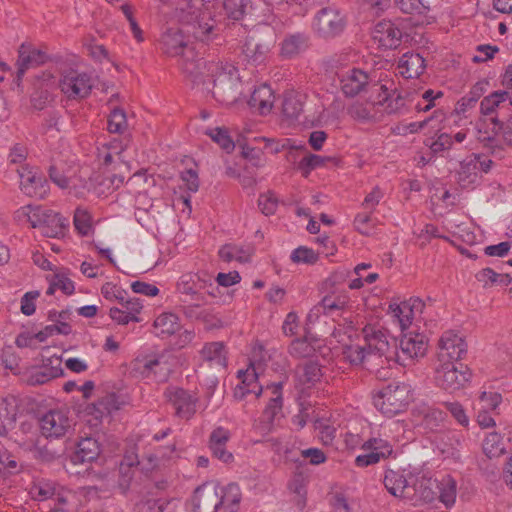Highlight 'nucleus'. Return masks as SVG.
<instances>
[{
    "instance_id": "nucleus-1",
    "label": "nucleus",
    "mask_w": 512,
    "mask_h": 512,
    "mask_svg": "<svg viewBox=\"0 0 512 512\" xmlns=\"http://www.w3.org/2000/svg\"><path fill=\"white\" fill-rule=\"evenodd\" d=\"M183 73L193 88L211 94L224 105L235 103L241 95V81L237 69L231 64L206 61H188L183 65Z\"/></svg>"
},
{
    "instance_id": "nucleus-2",
    "label": "nucleus",
    "mask_w": 512,
    "mask_h": 512,
    "mask_svg": "<svg viewBox=\"0 0 512 512\" xmlns=\"http://www.w3.org/2000/svg\"><path fill=\"white\" fill-rule=\"evenodd\" d=\"M213 287L212 277L206 272H188L182 274L176 283V293L180 303L206 302L203 291L214 296V292L208 290Z\"/></svg>"
},
{
    "instance_id": "nucleus-3",
    "label": "nucleus",
    "mask_w": 512,
    "mask_h": 512,
    "mask_svg": "<svg viewBox=\"0 0 512 512\" xmlns=\"http://www.w3.org/2000/svg\"><path fill=\"white\" fill-rule=\"evenodd\" d=\"M411 399L409 386L392 383L383 388L374 398V406L387 417L402 412Z\"/></svg>"
},
{
    "instance_id": "nucleus-4",
    "label": "nucleus",
    "mask_w": 512,
    "mask_h": 512,
    "mask_svg": "<svg viewBox=\"0 0 512 512\" xmlns=\"http://www.w3.org/2000/svg\"><path fill=\"white\" fill-rule=\"evenodd\" d=\"M427 341L424 335L415 333L401 337L399 344L393 339V360L402 366L407 365V361L425 355Z\"/></svg>"
},
{
    "instance_id": "nucleus-5",
    "label": "nucleus",
    "mask_w": 512,
    "mask_h": 512,
    "mask_svg": "<svg viewBox=\"0 0 512 512\" xmlns=\"http://www.w3.org/2000/svg\"><path fill=\"white\" fill-rule=\"evenodd\" d=\"M161 49L165 54L171 57L180 56V66L183 70V65L188 61H197L195 53L192 48H189L187 41L182 31L177 27L168 28L161 36L160 39Z\"/></svg>"
},
{
    "instance_id": "nucleus-6",
    "label": "nucleus",
    "mask_w": 512,
    "mask_h": 512,
    "mask_svg": "<svg viewBox=\"0 0 512 512\" xmlns=\"http://www.w3.org/2000/svg\"><path fill=\"white\" fill-rule=\"evenodd\" d=\"M469 376L468 367L462 363L457 366L453 362H445L437 368L435 379L441 388L452 392L463 387Z\"/></svg>"
},
{
    "instance_id": "nucleus-7",
    "label": "nucleus",
    "mask_w": 512,
    "mask_h": 512,
    "mask_svg": "<svg viewBox=\"0 0 512 512\" xmlns=\"http://www.w3.org/2000/svg\"><path fill=\"white\" fill-rule=\"evenodd\" d=\"M91 77L86 73H79L70 70L65 73L59 82L61 91L69 98H84L88 96L92 89Z\"/></svg>"
},
{
    "instance_id": "nucleus-8",
    "label": "nucleus",
    "mask_w": 512,
    "mask_h": 512,
    "mask_svg": "<svg viewBox=\"0 0 512 512\" xmlns=\"http://www.w3.org/2000/svg\"><path fill=\"white\" fill-rule=\"evenodd\" d=\"M42 435L46 438L64 437L72 429V421L61 410H51L39 420Z\"/></svg>"
},
{
    "instance_id": "nucleus-9",
    "label": "nucleus",
    "mask_w": 512,
    "mask_h": 512,
    "mask_svg": "<svg viewBox=\"0 0 512 512\" xmlns=\"http://www.w3.org/2000/svg\"><path fill=\"white\" fill-rule=\"evenodd\" d=\"M276 38L272 30L264 34L251 36L245 43L243 52L255 64L263 63L275 46Z\"/></svg>"
},
{
    "instance_id": "nucleus-10",
    "label": "nucleus",
    "mask_w": 512,
    "mask_h": 512,
    "mask_svg": "<svg viewBox=\"0 0 512 512\" xmlns=\"http://www.w3.org/2000/svg\"><path fill=\"white\" fill-rule=\"evenodd\" d=\"M48 60L46 52L36 49L30 43H22L18 48V59L16 62V83L19 86L26 71L36 68Z\"/></svg>"
},
{
    "instance_id": "nucleus-11",
    "label": "nucleus",
    "mask_w": 512,
    "mask_h": 512,
    "mask_svg": "<svg viewBox=\"0 0 512 512\" xmlns=\"http://www.w3.org/2000/svg\"><path fill=\"white\" fill-rule=\"evenodd\" d=\"M251 0H224L223 8L228 19L233 20L232 24L225 27L226 37L233 38L236 36H244L246 28L237 22L241 21L251 8Z\"/></svg>"
},
{
    "instance_id": "nucleus-12",
    "label": "nucleus",
    "mask_w": 512,
    "mask_h": 512,
    "mask_svg": "<svg viewBox=\"0 0 512 512\" xmlns=\"http://www.w3.org/2000/svg\"><path fill=\"white\" fill-rule=\"evenodd\" d=\"M345 22L339 11L333 7L322 8L315 19L314 27L319 35L330 38L338 35L344 29Z\"/></svg>"
},
{
    "instance_id": "nucleus-13",
    "label": "nucleus",
    "mask_w": 512,
    "mask_h": 512,
    "mask_svg": "<svg viewBox=\"0 0 512 512\" xmlns=\"http://www.w3.org/2000/svg\"><path fill=\"white\" fill-rule=\"evenodd\" d=\"M194 512H218L221 501L218 496V485L205 483L198 487L192 498Z\"/></svg>"
},
{
    "instance_id": "nucleus-14",
    "label": "nucleus",
    "mask_w": 512,
    "mask_h": 512,
    "mask_svg": "<svg viewBox=\"0 0 512 512\" xmlns=\"http://www.w3.org/2000/svg\"><path fill=\"white\" fill-rule=\"evenodd\" d=\"M165 397L172 404L176 415L180 418L189 419L196 412V398L182 388H167Z\"/></svg>"
},
{
    "instance_id": "nucleus-15",
    "label": "nucleus",
    "mask_w": 512,
    "mask_h": 512,
    "mask_svg": "<svg viewBox=\"0 0 512 512\" xmlns=\"http://www.w3.org/2000/svg\"><path fill=\"white\" fill-rule=\"evenodd\" d=\"M439 360L442 363L459 361L467 353L465 341L452 332H446L439 340Z\"/></svg>"
},
{
    "instance_id": "nucleus-16",
    "label": "nucleus",
    "mask_w": 512,
    "mask_h": 512,
    "mask_svg": "<svg viewBox=\"0 0 512 512\" xmlns=\"http://www.w3.org/2000/svg\"><path fill=\"white\" fill-rule=\"evenodd\" d=\"M402 36V31L389 20L378 22L372 30L374 42L385 49H396L400 46Z\"/></svg>"
},
{
    "instance_id": "nucleus-17",
    "label": "nucleus",
    "mask_w": 512,
    "mask_h": 512,
    "mask_svg": "<svg viewBox=\"0 0 512 512\" xmlns=\"http://www.w3.org/2000/svg\"><path fill=\"white\" fill-rule=\"evenodd\" d=\"M363 334L366 341L368 353H376L385 356L388 361L393 360V342L390 343L384 331L373 326H365Z\"/></svg>"
},
{
    "instance_id": "nucleus-18",
    "label": "nucleus",
    "mask_w": 512,
    "mask_h": 512,
    "mask_svg": "<svg viewBox=\"0 0 512 512\" xmlns=\"http://www.w3.org/2000/svg\"><path fill=\"white\" fill-rule=\"evenodd\" d=\"M340 89L346 97H354L369 87V77L358 68L349 69L339 75Z\"/></svg>"
},
{
    "instance_id": "nucleus-19",
    "label": "nucleus",
    "mask_w": 512,
    "mask_h": 512,
    "mask_svg": "<svg viewBox=\"0 0 512 512\" xmlns=\"http://www.w3.org/2000/svg\"><path fill=\"white\" fill-rule=\"evenodd\" d=\"M424 308V303L419 298H411L408 301L401 303H391L389 305V312L397 319L402 330L408 328L416 313H421Z\"/></svg>"
},
{
    "instance_id": "nucleus-20",
    "label": "nucleus",
    "mask_w": 512,
    "mask_h": 512,
    "mask_svg": "<svg viewBox=\"0 0 512 512\" xmlns=\"http://www.w3.org/2000/svg\"><path fill=\"white\" fill-rule=\"evenodd\" d=\"M282 388V382L272 383L266 386V391H270L271 393L268 404L266 405L262 416V422L265 424L266 430H270L274 420L282 414Z\"/></svg>"
},
{
    "instance_id": "nucleus-21",
    "label": "nucleus",
    "mask_w": 512,
    "mask_h": 512,
    "mask_svg": "<svg viewBox=\"0 0 512 512\" xmlns=\"http://www.w3.org/2000/svg\"><path fill=\"white\" fill-rule=\"evenodd\" d=\"M437 479L420 477L411 485V498L409 502L413 505L419 503H431L437 499Z\"/></svg>"
},
{
    "instance_id": "nucleus-22",
    "label": "nucleus",
    "mask_w": 512,
    "mask_h": 512,
    "mask_svg": "<svg viewBox=\"0 0 512 512\" xmlns=\"http://www.w3.org/2000/svg\"><path fill=\"white\" fill-rule=\"evenodd\" d=\"M69 316L67 310L57 312L55 310L48 312V319L51 322H59V325H47L43 330L32 335L33 340L44 342L48 337L55 334L69 335L72 331L71 325L66 322Z\"/></svg>"
},
{
    "instance_id": "nucleus-23",
    "label": "nucleus",
    "mask_w": 512,
    "mask_h": 512,
    "mask_svg": "<svg viewBox=\"0 0 512 512\" xmlns=\"http://www.w3.org/2000/svg\"><path fill=\"white\" fill-rule=\"evenodd\" d=\"M383 483L387 491L395 497L401 498L406 501H409V498L412 497L411 484L409 483L403 472L394 470L386 471Z\"/></svg>"
},
{
    "instance_id": "nucleus-24",
    "label": "nucleus",
    "mask_w": 512,
    "mask_h": 512,
    "mask_svg": "<svg viewBox=\"0 0 512 512\" xmlns=\"http://www.w3.org/2000/svg\"><path fill=\"white\" fill-rule=\"evenodd\" d=\"M231 433L223 427L214 429L209 437V449L212 455L224 463L233 461V454L226 450V444L230 440Z\"/></svg>"
},
{
    "instance_id": "nucleus-25",
    "label": "nucleus",
    "mask_w": 512,
    "mask_h": 512,
    "mask_svg": "<svg viewBox=\"0 0 512 512\" xmlns=\"http://www.w3.org/2000/svg\"><path fill=\"white\" fill-rule=\"evenodd\" d=\"M100 444L93 437L82 438L78 443L76 450L70 456V461L77 464L91 463L100 455Z\"/></svg>"
},
{
    "instance_id": "nucleus-26",
    "label": "nucleus",
    "mask_w": 512,
    "mask_h": 512,
    "mask_svg": "<svg viewBox=\"0 0 512 512\" xmlns=\"http://www.w3.org/2000/svg\"><path fill=\"white\" fill-rule=\"evenodd\" d=\"M68 227L67 219L62 217L59 213L52 210H47L40 227L42 235L46 237H62Z\"/></svg>"
},
{
    "instance_id": "nucleus-27",
    "label": "nucleus",
    "mask_w": 512,
    "mask_h": 512,
    "mask_svg": "<svg viewBox=\"0 0 512 512\" xmlns=\"http://www.w3.org/2000/svg\"><path fill=\"white\" fill-rule=\"evenodd\" d=\"M118 409L117 397L114 393H111L106 394L97 402L88 405L86 412L88 415L93 416L95 420L101 421L103 418L110 417L111 413Z\"/></svg>"
},
{
    "instance_id": "nucleus-28",
    "label": "nucleus",
    "mask_w": 512,
    "mask_h": 512,
    "mask_svg": "<svg viewBox=\"0 0 512 512\" xmlns=\"http://www.w3.org/2000/svg\"><path fill=\"white\" fill-rule=\"evenodd\" d=\"M274 101V95L271 88L266 85H260L252 92L248 104L251 108L259 111L260 114L265 115L270 112Z\"/></svg>"
},
{
    "instance_id": "nucleus-29",
    "label": "nucleus",
    "mask_w": 512,
    "mask_h": 512,
    "mask_svg": "<svg viewBox=\"0 0 512 512\" xmlns=\"http://www.w3.org/2000/svg\"><path fill=\"white\" fill-rule=\"evenodd\" d=\"M309 37L304 33L287 35L281 43V55L294 58L308 48Z\"/></svg>"
},
{
    "instance_id": "nucleus-30",
    "label": "nucleus",
    "mask_w": 512,
    "mask_h": 512,
    "mask_svg": "<svg viewBox=\"0 0 512 512\" xmlns=\"http://www.w3.org/2000/svg\"><path fill=\"white\" fill-rule=\"evenodd\" d=\"M218 496L221 501L220 512H236L241 500L240 488L235 483L225 487L218 486Z\"/></svg>"
},
{
    "instance_id": "nucleus-31",
    "label": "nucleus",
    "mask_w": 512,
    "mask_h": 512,
    "mask_svg": "<svg viewBox=\"0 0 512 512\" xmlns=\"http://www.w3.org/2000/svg\"><path fill=\"white\" fill-rule=\"evenodd\" d=\"M399 68L406 78H417L425 71V60L418 53L407 52L401 57Z\"/></svg>"
},
{
    "instance_id": "nucleus-32",
    "label": "nucleus",
    "mask_w": 512,
    "mask_h": 512,
    "mask_svg": "<svg viewBox=\"0 0 512 512\" xmlns=\"http://www.w3.org/2000/svg\"><path fill=\"white\" fill-rule=\"evenodd\" d=\"M154 334L160 338H166L180 329L179 318L173 313H162L154 321Z\"/></svg>"
},
{
    "instance_id": "nucleus-33",
    "label": "nucleus",
    "mask_w": 512,
    "mask_h": 512,
    "mask_svg": "<svg viewBox=\"0 0 512 512\" xmlns=\"http://www.w3.org/2000/svg\"><path fill=\"white\" fill-rule=\"evenodd\" d=\"M437 499L449 508L455 504L457 495V483L450 475H445L437 479Z\"/></svg>"
},
{
    "instance_id": "nucleus-34",
    "label": "nucleus",
    "mask_w": 512,
    "mask_h": 512,
    "mask_svg": "<svg viewBox=\"0 0 512 512\" xmlns=\"http://www.w3.org/2000/svg\"><path fill=\"white\" fill-rule=\"evenodd\" d=\"M20 178V186L23 192L29 196L40 195L38 189L43 188V179L41 176H37L36 173L32 172L28 167H21L17 169Z\"/></svg>"
},
{
    "instance_id": "nucleus-35",
    "label": "nucleus",
    "mask_w": 512,
    "mask_h": 512,
    "mask_svg": "<svg viewBox=\"0 0 512 512\" xmlns=\"http://www.w3.org/2000/svg\"><path fill=\"white\" fill-rule=\"evenodd\" d=\"M303 96L296 91H287L283 96L282 112L286 118L298 119L303 111Z\"/></svg>"
},
{
    "instance_id": "nucleus-36",
    "label": "nucleus",
    "mask_w": 512,
    "mask_h": 512,
    "mask_svg": "<svg viewBox=\"0 0 512 512\" xmlns=\"http://www.w3.org/2000/svg\"><path fill=\"white\" fill-rule=\"evenodd\" d=\"M56 365L53 364V360H49V364H45L38 371L31 375L30 382L35 385L44 384L54 378L63 375V369L61 368V361L56 358Z\"/></svg>"
},
{
    "instance_id": "nucleus-37",
    "label": "nucleus",
    "mask_w": 512,
    "mask_h": 512,
    "mask_svg": "<svg viewBox=\"0 0 512 512\" xmlns=\"http://www.w3.org/2000/svg\"><path fill=\"white\" fill-rule=\"evenodd\" d=\"M221 31H223V29L217 25L213 19H209L208 21L202 19L198 21L197 25L194 27L195 37L203 42L218 40Z\"/></svg>"
},
{
    "instance_id": "nucleus-38",
    "label": "nucleus",
    "mask_w": 512,
    "mask_h": 512,
    "mask_svg": "<svg viewBox=\"0 0 512 512\" xmlns=\"http://www.w3.org/2000/svg\"><path fill=\"white\" fill-rule=\"evenodd\" d=\"M509 99V93L506 91H495L489 96L484 97L480 103L481 113L489 115L495 111L496 108H504Z\"/></svg>"
},
{
    "instance_id": "nucleus-39",
    "label": "nucleus",
    "mask_w": 512,
    "mask_h": 512,
    "mask_svg": "<svg viewBox=\"0 0 512 512\" xmlns=\"http://www.w3.org/2000/svg\"><path fill=\"white\" fill-rule=\"evenodd\" d=\"M202 358L209 362H214L217 365H226V356L224 345L221 342H211L206 344L201 350Z\"/></svg>"
},
{
    "instance_id": "nucleus-40",
    "label": "nucleus",
    "mask_w": 512,
    "mask_h": 512,
    "mask_svg": "<svg viewBox=\"0 0 512 512\" xmlns=\"http://www.w3.org/2000/svg\"><path fill=\"white\" fill-rule=\"evenodd\" d=\"M505 451V447L501 436L492 432L489 433L483 442V452L488 458H496L501 456Z\"/></svg>"
},
{
    "instance_id": "nucleus-41",
    "label": "nucleus",
    "mask_w": 512,
    "mask_h": 512,
    "mask_svg": "<svg viewBox=\"0 0 512 512\" xmlns=\"http://www.w3.org/2000/svg\"><path fill=\"white\" fill-rule=\"evenodd\" d=\"M331 160V157H322L320 155L309 153L300 160L298 163V169L304 177H308L311 171L324 166L327 161Z\"/></svg>"
},
{
    "instance_id": "nucleus-42",
    "label": "nucleus",
    "mask_w": 512,
    "mask_h": 512,
    "mask_svg": "<svg viewBox=\"0 0 512 512\" xmlns=\"http://www.w3.org/2000/svg\"><path fill=\"white\" fill-rule=\"evenodd\" d=\"M476 278L479 282H483L485 285L487 284H495L499 283L502 285H509L512 281V278L507 273H496L491 268H485L479 271L476 274Z\"/></svg>"
},
{
    "instance_id": "nucleus-43",
    "label": "nucleus",
    "mask_w": 512,
    "mask_h": 512,
    "mask_svg": "<svg viewBox=\"0 0 512 512\" xmlns=\"http://www.w3.org/2000/svg\"><path fill=\"white\" fill-rule=\"evenodd\" d=\"M493 165V161L490 159L483 158L481 156L475 155L472 158L466 159L461 162V173L471 174L472 171L477 169L482 172L488 173Z\"/></svg>"
},
{
    "instance_id": "nucleus-44",
    "label": "nucleus",
    "mask_w": 512,
    "mask_h": 512,
    "mask_svg": "<svg viewBox=\"0 0 512 512\" xmlns=\"http://www.w3.org/2000/svg\"><path fill=\"white\" fill-rule=\"evenodd\" d=\"M15 423V407L9 408L7 404H2L0 407V436H6L8 432L15 427Z\"/></svg>"
},
{
    "instance_id": "nucleus-45",
    "label": "nucleus",
    "mask_w": 512,
    "mask_h": 512,
    "mask_svg": "<svg viewBox=\"0 0 512 512\" xmlns=\"http://www.w3.org/2000/svg\"><path fill=\"white\" fill-rule=\"evenodd\" d=\"M206 302H190L180 303V311L190 320H201L206 321V317L209 316V311L201 309V306Z\"/></svg>"
},
{
    "instance_id": "nucleus-46",
    "label": "nucleus",
    "mask_w": 512,
    "mask_h": 512,
    "mask_svg": "<svg viewBox=\"0 0 512 512\" xmlns=\"http://www.w3.org/2000/svg\"><path fill=\"white\" fill-rule=\"evenodd\" d=\"M126 113L121 108H114L108 118V130L111 133L122 134L127 129Z\"/></svg>"
},
{
    "instance_id": "nucleus-47",
    "label": "nucleus",
    "mask_w": 512,
    "mask_h": 512,
    "mask_svg": "<svg viewBox=\"0 0 512 512\" xmlns=\"http://www.w3.org/2000/svg\"><path fill=\"white\" fill-rule=\"evenodd\" d=\"M48 209H44L39 206H31L27 205L22 207L20 211H18L19 217L23 216L27 219V221L31 224L33 228H39L42 225V220L46 214Z\"/></svg>"
},
{
    "instance_id": "nucleus-48",
    "label": "nucleus",
    "mask_w": 512,
    "mask_h": 512,
    "mask_svg": "<svg viewBox=\"0 0 512 512\" xmlns=\"http://www.w3.org/2000/svg\"><path fill=\"white\" fill-rule=\"evenodd\" d=\"M93 192L99 196H107L113 190V180H110L108 175L97 174L90 178Z\"/></svg>"
},
{
    "instance_id": "nucleus-49",
    "label": "nucleus",
    "mask_w": 512,
    "mask_h": 512,
    "mask_svg": "<svg viewBox=\"0 0 512 512\" xmlns=\"http://www.w3.org/2000/svg\"><path fill=\"white\" fill-rule=\"evenodd\" d=\"M219 256L222 260L226 262L236 260L241 263H244L249 260V255L245 253L243 248L231 244H226L222 246L221 249L219 250Z\"/></svg>"
},
{
    "instance_id": "nucleus-50",
    "label": "nucleus",
    "mask_w": 512,
    "mask_h": 512,
    "mask_svg": "<svg viewBox=\"0 0 512 512\" xmlns=\"http://www.w3.org/2000/svg\"><path fill=\"white\" fill-rule=\"evenodd\" d=\"M207 134L227 153H230L234 150L235 142L228 135L226 129L217 127L215 129L209 130Z\"/></svg>"
},
{
    "instance_id": "nucleus-51",
    "label": "nucleus",
    "mask_w": 512,
    "mask_h": 512,
    "mask_svg": "<svg viewBox=\"0 0 512 512\" xmlns=\"http://www.w3.org/2000/svg\"><path fill=\"white\" fill-rule=\"evenodd\" d=\"M399 9L406 14H425L429 4L425 0H395Z\"/></svg>"
},
{
    "instance_id": "nucleus-52",
    "label": "nucleus",
    "mask_w": 512,
    "mask_h": 512,
    "mask_svg": "<svg viewBox=\"0 0 512 512\" xmlns=\"http://www.w3.org/2000/svg\"><path fill=\"white\" fill-rule=\"evenodd\" d=\"M170 503L171 501L166 498L145 499L137 503L136 510L137 512H164Z\"/></svg>"
},
{
    "instance_id": "nucleus-53",
    "label": "nucleus",
    "mask_w": 512,
    "mask_h": 512,
    "mask_svg": "<svg viewBox=\"0 0 512 512\" xmlns=\"http://www.w3.org/2000/svg\"><path fill=\"white\" fill-rule=\"evenodd\" d=\"M56 492L55 485L51 482L40 481L31 488V495L37 501H45L51 499Z\"/></svg>"
},
{
    "instance_id": "nucleus-54",
    "label": "nucleus",
    "mask_w": 512,
    "mask_h": 512,
    "mask_svg": "<svg viewBox=\"0 0 512 512\" xmlns=\"http://www.w3.org/2000/svg\"><path fill=\"white\" fill-rule=\"evenodd\" d=\"M74 226L79 234L86 236L89 234L92 224L91 216L85 209L78 207L74 212Z\"/></svg>"
},
{
    "instance_id": "nucleus-55",
    "label": "nucleus",
    "mask_w": 512,
    "mask_h": 512,
    "mask_svg": "<svg viewBox=\"0 0 512 512\" xmlns=\"http://www.w3.org/2000/svg\"><path fill=\"white\" fill-rule=\"evenodd\" d=\"M314 352V347L306 339H295L289 346V353L296 358H306Z\"/></svg>"
},
{
    "instance_id": "nucleus-56",
    "label": "nucleus",
    "mask_w": 512,
    "mask_h": 512,
    "mask_svg": "<svg viewBox=\"0 0 512 512\" xmlns=\"http://www.w3.org/2000/svg\"><path fill=\"white\" fill-rule=\"evenodd\" d=\"M294 263L314 264L318 261V254L311 248L300 246L291 253Z\"/></svg>"
},
{
    "instance_id": "nucleus-57",
    "label": "nucleus",
    "mask_w": 512,
    "mask_h": 512,
    "mask_svg": "<svg viewBox=\"0 0 512 512\" xmlns=\"http://www.w3.org/2000/svg\"><path fill=\"white\" fill-rule=\"evenodd\" d=\"M363 448L373 450L383 458H387L392 453V447L389 442L381 438L369 439L364 443Z\"/></svg>"
},
{
    "instance_id": "nucleus-58",
    "label": "nucleus",
    "mask_w": 512,
    "mask_h": 512,
    "mask_svg": "<svg viewBox=\"0 0 512 512\" xmlns=\"http://www.w3.org/2000/svg\"><path fill=\"white\" fill-rule=\"evenodd\" d=\"M484 93V85L483 83H476L470 90L468 94L463 96L459 101L460 107L462 111L472 107L479 100V98Z\"/></svg>"
},
{
    "instance_id": "nucleus-59",
    "label": "nucleus",
    "mask_w": 512,
    "mask_h": 512,
    "mask_svg": "<svg viewBox=\"0 0 512 512\" xmlns=\"http://www.w3.org/2000/svg\"><path fill=\"white\" fill-rule=\"evenodd\" d=\"M367 354H369V353H368V349L366 348V346H359V345L348 346L344 350L345 358L351 364H354V365L361 364L364 361Z\"/></svg>"
},
{
    "instance_id": "nucleus-60",
    "label": "nucleus",
    "mask_w": 512,
    "mask_h": 512,
    "mask_svg": "<svg viewBox=\"0 0 512 512\" xmlns=\"http://www.w3.org/2000/svg\"><path fill=\"white\" fill-rule=\"evenodd\" d=\"M258 206L264 215H273L277 209L278 200L272 192H268L260 195Z\"/></svg>"
},
{
    "instance_id": "nucleus-61",
    "label": "nucleus",
    "mask_w": 512,
    "mask_h": 512,
    "mask_svg": "<svg viewBox=\"0 0 512 512\" xmlns=\"http://www.w3.org/2000/svg\"><path fill=\"white\" fill-rule=\"evenodd\" d=\"M304 381L309 384H315L322 377L321 366L313 361L305 363L303 366Z\"/></svg>"
},
{
    "instance_id": "nucleus-62",
    "label": "nucleus",
    "mask_w": 512,
    "mask_h": 512,
    "mask_svg": "<svg viewBox=\"0 0 512 512\" xmlns=\"http://www.w3.org/2000/svg\"><path fill=\"white\" fill-rule=\"evenodd\" d=\"M433 154L449 150L453 145L452 137L447 133H440L431 143H427Z\"/></svg>"
},
{
    "instance_id": "nucleus-63",
    "label": "nucleus",
    "mask_w": 512,
    "mask_h": 512,
    "mask_svg": "<svg viewBox=\"0 0 512 512\" xmlns=\"http://www.w3.org/2000/svg\"><path fill=\"white\" fill-rule=\"evenodd\" d=\"M477 55L473 56L474 63H483L493 58L494 54L499 51L497 46L483 44L476 47Z\"/></svg>"
},
{
    "instance_id": "nucleus-64",
    "label": "nucleus",
    "mask_w": 512,
    "mask_h": 512,
    "mask_svg": "<svg viewBox=\"0 0 512 512\" xmlns=\"http://www.w3.org/2000/svg\"><path fill=\"white\" fill-rule=\"evenodd\" d=\"M443 405L459 424H461L462 426L468 425L469 419L460 403L444 402Z\"/></svg>"
}]
</instances>
